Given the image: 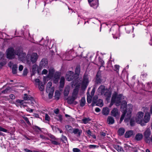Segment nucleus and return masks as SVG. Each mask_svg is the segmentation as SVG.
<instances>
[{"label": "nucleus", "instance_id": "19", "mask_svg": "<svg viewBox=\"0 0 152 152\" xmlns=\"http://www.w3.org/2000/svg\"><path fill=\"white\" fill-rule=\"evenodd\" d=\"M82 132V131L81 130H80L78 129H74L72 130V132L71 133H73L75 134H78V136H80L81 133Z\"/></svg>", "mask_w": 152, "mask_h": 152}, {"label": "nucleus", "instance_id": "64", "mask_svg": "<svg viewBox=\"0 0 152 152\" xmlns=\"http://www.w3.org/2000/svg\"><path fill=\"white\" fill-rule=\"evenodd\" d=\"M24 150L26 152H32V151H31L28 150L27 148L24 149Z\"/></svg>", "mask_w": 152, "mask_h": 152}, {"label": "nucleus", "instance_id": "17", "mask_svg": "<svg viewBox=\"0 0 152 152\" xmlns=\"http://www.w3.org/2000/svg\"><path fill=\"white\" fill-rule=\"evenodd\" d=\"M60 76V74L59 72H56L54 75L53 82L55 83H57Z\"/></svg>", "mask_w": 152, "mask_h": 152}, {"label": "nucleus", "instance_id": "7", "mask_svg": "<svg viewBox=\"0 0 152 152\" xmlns=\"http://www.w3.org/2000/svg\"><path fill=\"white\" fill-rule=\"evenodd\" d=\"M151 134V131L149 128H147L143 133L145 138V140L147 142H150V137Z\"/></svg>", "mask_w": 152, "mask_h": 152}, {"label": "nucleus", "instance_id": "2", "mask_svg": "<svg viewBox=\"0 0 152 152\" xmlns=\"http://www.w3.org/2000/svg\"><path fill=\"white\" fill-rule=\"evenodd\" d=\"M126 106V108L124 110V113H123L120 118V123L122 122L125 117L124 121L125 122H128L131 118L132 108V105L131 104H128Z\"/></svg>", "mask_w": 152, "mask_h": 152}, {"label": "nucleus", "instance_id": "25", "mask_svg": "<svg viewBox=\"0 0 152 152\" xmlns=\"http://www.w3.org/2000/svg\"><path fill=\"white\" fill-rule=\"evenodd\" d=\"M114 120L113 118L111 116H108L107 119V121L109 124H112L114 123Z\"/></svg>", "mask_w": 152, "mask_h": 152}, {"label": "nucleus", "instance_id": "56", "mask_svg": "<svg viewBox=\"0 0 152 152\" xmlns=\"http://www.w3.org/2000/svg\"><path fill=\"white\" fill-rule=\"evenodd\" d=\"M152 85V83H148L147 84V86L148 87V89L150 90L151 88V86Z\"/></svg>", "mask_w": 152, "mask_h": 152}, {"label": "nucleus", "instance_id": "6", "mask_svg": "<svg viewBox=\"0 0 152 152\" xmlns=\"http://www.w3.org/2000/svg\"><path fill=\"white\" fill-rule=\"evenodd\" d=\"M89 83V80L88 75H85L82 82V88L83 89H85L88 86Z\"/></svg>", "mask_w": 152, "mask_h": 152}, {"label": "nucleus", "instance_id": "8", "mask_svg": "<svg viewBox=\"0 0 152 152\" xmlns=\"http://www.w3.org/2000/svg\"><path fill=\"white\" fill-rule=\"evenodd\" d=\"M89 89L90 88H89L87 92V101L88 103H91L92 100V97L94 96L95 92V90L94 88L93 89L91 92V94H90L89 92Z\"/></svg>", "mask_w": 152, "mask_h": 152}, {"label": "nucleus", "instance_id": "14", "mask_svg": "<svg viewBox=\"0 0 152 152\" xmlns=\"http://www.w3.org/2000/svg\"><path fill=\"white\" fill-rule=\"evenodd\" d=\"M107 90V89L105 88L104 86L103 85H102L99 87L98 89V91L101 94V95H103Z\"/></svg>", "mask_w": 152, "mask_h": 152}, {"label": "nucleus", "instance_id": "50", "mask_svg": "<svg viewBox=\"0 0 152 152\" xmlns=\"http://www.w3.org/2000/svg\"><path fill=\"white\" fill-rule=\"evenodd\" d=\"M28 73V70L26 68H25L23 71V75L24 76H26L27 75Z\"/></svg>", "mask_w": 152, "mask_h": 152}, {"label": "nucleus", "instance_id": "23", "mask_svg": "<svg viewBox=\"0 0 152 152\" xmlns=\"http://www.w3.org/2000/svg\"><path fill=\"white\" fill-rule=\"evenodd\" d=\"M126 104L127 103L126 101H122L121 105V108L123 113H124V111L125 110V108H126Z\"/></svg>", "mask_w": 152, "mask_h": 152}, {"label": "nucleus", "instance_id": "1", "mask_svg": "<svg viewBox=\"0 0 152 152\" xmlns=\"http://www.w3.org/2000/svg\"><path fill=\"white\" fill-rule=\"evenodd\" d=\"M7 58L9 59L14 58L15 55H17L20 59L23 60L26 55L25 53L22 52V50L19 48L14 50L12 48H10L7 50Z\"/></svg>", "mask_w": 152, "mask_h": 152}, {"label": "nucleus", "instance_id": "22", "mask_svg": "<svg viewBox=\"0 0 152 152\" xmlns=\"http://www.w3.org/2000/svg\"><path fill=\"white\" fill-rule=\"evenodd\" d=\"M133 134V131L130 130L126 132L125 134V136L126 138H128L131 137Z\"/></svg>", "mask_w": 152, "mask_h": 152}, {"label": "nucleus", "instance_id": "31", "mask_svg": "<svg viewBox=\"0 0 152 152\" xmlns=\"http://www.w3.org/2000/svg\"><path fill=\"white\" fill-rule=\"evenodd\" d=\"M86 99L85 97H83L81 99L80 102V105L81 107H83L85 104H86Z\"/></svg>", "mask_w": 152, "mask_h": 152}, {"label": "nucleus", "instance_id": "52", "mask_svg": "<svg viewBox=\"0 0 152 152\" xmlns=\"http://www.w3.org/2000/svg\"><path fill=\"white\" fill-rule=\"evenodd\" d=\"M129 150L132 151L133 152H137V150L135 148H133L132 147H130L129 148Z\"/></svg>", "mask_w": 152, "mask_h": 152}, {"label": "nucleus", "instance_id": "4", "mask_svg": "<svg viewBox=\"0 0 152 152\" xmlns=\"http://www.w3.org/2000/svg\"><path fill=\"white\" fill-rule=\"evenodd\" d=\"M38 56L36 53H33L31 55H27L26 58L27 63L30 65L35 63L37 60Z\"/></svg>", "mask_w": 152, "mask_h": 152}, {"label": "nucleus", "instance_id": "38", "mask_svg": "<svg viewBox=\"0 0 152 152\" xmlns=\"http://www.w3.org/2000/svg\"><path fill=\"white\" fill-rule=\"evenodd\" d=\"M125 130L124 128H120L118 130V132L120 135H122L124 133Z\"/></svg>", "mask_w": 152, "mask_h": 152}, {"label": "nucleus", "instance_id": "21", "mask_svg": "<svg viewBox=\"0 0 152 152\" xmlns=\"http://www.w3.org/2000/svg\"><path fill=\"white\" fill-rule=\"evenodd\" d=\"M70 91V87L67 86L65 87L64 90V94L65 96H67L69 94Z\"/></svg>", "mask_w": 152, "mask_h": 152}, {"label": "nucleus", "instance_id": "59", "mask_svg": "<svg viewBox=\"0 0 152 152\" xmlns=\"http://www.w3.org/2000/svg\"><path fill=\"white\" fill-rule=\"evenodd\" d=\"M58 119L60 121H61L62 120V116L61 115H58Z\"/></svg>", "mask_w": 152, "mask_h": 152}, {"label": "nucleus", "instance_id": "32", "mask_svg": "<svg viewBox=\"0 0 152 152\" xmlns=\"http://www.w3.org/2000/svg\"><path fill=\"white\" fill-rule=\"evenodd\" d=\"M54 91V88L53 87L51 88V90L49 91L48 93L49 94V97L50 99H51L52 97L53 93Z\"/></svg>", "mask_w": 152, "mask_h": 152}, {"label": "nucleus", "instance_id": "63", "mask_svg": "<svg viewBox=\"0 0 152 152\" xmlns=\"http://www.w3.org/2000/svg\"><path fill=\"white\" fill-rule=\"evenodd\" d=\"M50 138L52 139L53 140H57V139L53 135H51L50 136Z\"/></svg>", "mask_w": 152, "mask_h": 152}, {"label": "nucleus", "instance_id": "13", "mask_svg": "<svg viewBox=\"0 0 152 152\" xmlns=\"http://www.w3.org/2000/svg\"><path fill=\"white\" fill-rule=\"evenodd\" d=\"M73 73L71 71L68 72L66 76L67 80L68 81H70L72 80L73 78Z\"/></svg>", "mask_w": 152, "mask_h": 152}, {"label": "nucleus", "instance_id": "41", "mask_svg": "<svg viewBox=\"0 0 152 152\" xmlns=\"http://www.w3.org/2000/svg\"><path fill=\"white\" fill-rule=\"evenodd\" d=\"M52 143L54 145H58L60 144V143L58 141V139L57 140H50Z\"/></svg>", "mask_w": 152, "mask_h": 152}, {"label": "nucleus", "instance_id": "51", "mask_svg": "<svg viewBox=\"0 0 152 152\" xmlns=\"http://www.w3.org/2000/svg\"><path fill=\"white\" fill-rule=\"evenodd\" d=\"M147 75L146 73H142L141 75V77L142 78H146L147 77Z\"/></svg>", "mask_w": 152, "mask_h": 152}, {"label": "nucleus", "instance_id": "57", "mask_svg": "<svg viewBox=\"0 0 152 152\" xmlns=\"http://www.w3.org/2000/svg\"><path fill=\"white\" fill-rule=\"evenodd\" d=\"M48 73V71L46 69H44L42 71V74L46 75Z\"/></svg>", "mask_w": 152, "mask_h": 152}, {"label": "nucleus", "instance_id": "48", "mask_svg": "<svg viewBox=\"0 0 152 152\" xmlns=\"http://www.w3.org/2000/svg\"><path fill=\"white\" fill-rule=\"evenodd\" d=\"M6 64V63L4 61L0 62V69L2 68L3 66L5 65Z\"/></svg>", "mask_w": 152, "mask_h": 152}, {"label": "nucleus", "instance_id": "12", "mask_svg": "<svg viewBox=\"0 0 152 152\" xmlns=\"http://www.w3.org/2000/svg\"><path fill=\"white\" fill-rule=\"evenodd\" d=\"M111 113L112 116L117 117L119 116L120 113L117 108H114L111 111Z\"/></svg>", "mask_w": 152, "mask_h": 152}, {"label": "nucleus", "instance_id": "29", "mask_svg": "<svg viewBox=\"0 0 152 152\" xmlns=\"http://www.w3.org/2000/svg\"><path fill=\"white\" fill-rule=\"evenodd\" d=\"M52 86V83L50 82H49L47 84V87L46 88V92L48 93L49 91L51 90V87Z\"/></svg>", "mask_w": 152, "mask_h": 152}, {"label": "nucleus", "instance_id": "9", "mask_svg": "<svg viewBox=\"0 0 152 152\" xmlns=\"http://www.w3.org/2000/svg\"><path fill=\"white\" fill-rule=\"evenodd\" d=\"M35 84L36 86H38L39 90L41 91L44 90L45 87L42 82L39 79H36L34 80Z\"/></svg>", "mask_w": 152, "mask_h": 152}, {"label": "nucleus", "instance_id": "61", "mask_svg": "<svg viewBox=\"0 0 152 152\" xmlns=\"http://www.w3.org/2000/svg\"><path fill=\"white\" fill-rule=\"evenodd\" d=\"M23 69V66L22 65H20L19 67V70L21 71H22Z\"/></svg>", "mask_w": 152, "mask_h": 152}, {"label": "nucleus", "instance_id": "39", "mask_svg": "<svg viewBox=\"0 0 152 152\" xmlns=\"http://www.w3.org/2000/svg\"><path fill=\"white\" fill-rule=\"evenodd\" d=\"M75 73L76 74L78 75L80 72V68L79 66H77L75 70Z\"/></svg>", "mask_w": 152, "mask_h": 152}, {"label": "nucleus", "instance_id": "46", "mask_svg": "<svg viewBox=\"0 0 152 152\" xmlns=\"http://www.w3.org/2000/svg\"><path fill=\"white\" fill-rule=\"evenodd\" d=\"M61 139L65 143H66L65 141H67L66 137L64 135H62Z\"/></svg>", "mask_w": 152, "mask_h": 152}, {"label": "nucleus", "instance_id": "20", "mask_svg": "<svg viewBox=\"0 0 152 152\" xmlns=\"http://www.w3.org/2000/svg\"><path fill=\"white\" fill-rule=\"evenodd\" d=\"M103 95L106 97L107 100L108 101L109 100L111 96V93L109 90H107Z\"/></svg>", "mask_w": 152, "mask_h": 152}, {"label": "nucleus", "instance_id": "24", "mask_svg": "<svg viewBox=\"0 0 152 152\" xmlns=\"http://www.w3.org/2000/svg\"><path fill=\"white\" fill-rule=\"evenodd\" d=\"M65 84V78L63 77H62L60 79V88H63L64 85Z\"/></svg>", "mask_w": 152, "mask_h": 152}, {"label": "nucleus", "instance_id": "40", "mask_svg": "<svg viewBox=\"0 0 152 152\" xmlns=\"http://www.w3.org/2000/svg\"><path fill=\"white\" fill-rule=\"evenodd\" d=\"M31 97L30 96H28L27 94H25L23 96V99L25 100H29Z\"/></svg>", "mask_w": 152, "mask_h": 152}, {"label": "nucleus", "instance_id": "18", "mask_svg": "<svg viewBox=\"0 0 152 152\" xmlns=\"http://www.w3.org/2000/svg\"><path fill=\"white\" fill-rule=\"evenodd\" d=\"M48 64V61L46 59H43L41 61L40 66L42 68L45 67Z\"/></svg>", "mask_w": 152, "mask_h": 152}, {"label": "nucleus", "instance_id": "35", "mask_svg": "<svg viewBox=\"0 0 152 152\" xmlns=\"http://www.w3.org/2000/svg\"><path fill=\"white\" fill-rule=\"evenodd\" d=\"M65 128L66 130L69 132L71 133L72 132L73 129L71 126L66 125L65 126Z\"/></svg>", "mask_w": 152, "mask_h": 152}, {"label": "nucleus", "instance_id": "5", "mask_svg": "<svg viewBox=\"0 0 152 152\" xmlns=\"http://www.w3.org/2000/svg\"><path fill=\"white\" fill-rule=\"evenodd\" d=\"M143 115L144 113L142 112H138L136 117V122L138 123L141 124L143 122Z\"/></svg>", "mask_w": 152, "mask_h": 152}, {"label": "nucleus", "instance_id": "11", "mask_svg": "<svg viewBox=\"0 0 152 152\" xmlns=\"http://www.w3.org/2000/svg\"><path fill=\"white\" fill-rule=\"evenodd\" d=\"M91 6L96 8L98 5V0H88Z\"/></svg>", "mask_w": 152, "mask_h": 152}, {"label": "nucleus", "instance_id": "37", "mask_svg": "<svg viewBox=\"0 0 152 152\" xmlns=\"http://www.w3.org/2000/svg\"><path fill=\"white\" fill-rule=\"evenodd\" d=\"M75 99L73 98L72 97L69 98L67 100V102L69 104H72L73 103Z\"/></svg>", "mask_w": 152, "mask_h": 152}, {"label": "nucleus", "instance_id": "60", "mask_svg": "<svg viewBox=\"0 0 152 152\" xmlns=\"http://www.w3.org/2000/svg\"><path fill=\"white\" fill-rule=\"evenodd\" d=\"M10 97L12 99H14L15 98V96L12 94H10Z\"/></svg>", "mask_w": 152, "mask_h": 152}, {"label": "nucleus", "instance_id": "36", "mask_svg": "<svg viewBox=\"0 0 152 152\" xmlns=\"http://www.w3.org/2000/svg\"><path fill=\"white\" fill-rule=\"evenodd\" d=\"M103 104V103L102 100L101 99H99L97 101L96 105L98 106H102Z\"/></svg>", "mask_w": 152, "mask_h": 152}, {"label": "nucleus", "instance_id": "27", "mask_svg": "<svg viewBox=\"0 0 152 152\" xmlns=\"http://www.w3.org/2000/svg\"><path fill=\"white\" fill-rule=\"evenodd\" d=\"M143 138V135L141 133L137 134L135 136V139L137 141H139L142 139Z\"/></svg>", "mask_w": 152, "mask_h": 152}, {"label": "nucleus", "instance_id": "47", "mask_svg": "<svg viewBox=\"0 0 152 152\" xmlns=\"http://www.w3.org/2000/svg\"><path fill=\"white\" fill-rule=\"evenodd\" d=\"M130 121V125L131 126H133L135 124L134 121L132 119H131L130 120V119H129V120L128 121Z\"/></svg>", "mask_w": 152, "mask_h": 152}, {"label": "nucleus", "instance_id": "62", "mask_svg": "<svg viewBox=\"0 0 152 152\" xmlns=\"http://www.w3.org/2000/svg\"><path fill=\"white\" fill-rule=\"evenodd\" d=\"M24 101L23 100H17V102L18 103H20L21 104H22L23 103Z\"/></svg>", "mask_w": 152, "mask_h": 152}, {"label": "nucleus", "instance_id": "42", "mask_svg": "<svg viewBox=\"0 0 152 152\" xmlns=\"http://www.w3.org/2000/svg\"><path fill=\"white\" fill-rule=\"evenodd\" d=\"M23 118V119L25 120V121H26V122L29 125H31V123H30V122H29L28 118L25 116H23L22 117Z\"/></svg>", "mask_w": 152, "mask_h": 152}, {"label": "nucleus", "instance_id": "33", "mask_svg": "<svg viewBox=\"0 0 152 152\" xmlns=\"http://www.w3.org/2000/svg\"><path fill=\"white\" fill-rule=\"evenodd\" d=\"M114 148L119 152H121L123 151V149L119 145H115Z\"/></svg>", "mask_w": 152, "mask_h": 152}, {"label": "nucleus", "instance_id": "49", "mask_svg": "<svg viewBox=\"0 0 152 152\" xmlns=\"http://www.w3.org/2000/svg\"><path fill=\"white\" fill-rule=\"evenodd\" d=\"M45 120L47 121H50V118L49 117V116L48 115V114L47 113L45 114Z\"/></svg>", "mask_w": 152, "mask_h": 152}, {"label": "nucleus", "instance_id": "28", "mask_svg": "<svg viewBox=\"0 0 152 152\" xmlns=\"http://www.w3.org/2000/svg\"><path fill=\"white\" fill-rule=\"evenodd\" d=\"M54 72V69L53 68H51L49 69L48 76L50 77H53Z\"/></svg>", "mask_w": 152, "mask_h": 152}, {"label": "nucleus", "instance_id": "34", "mask_svg": "<svg viewBox=\"0 0 152 152\" xmlns=\"http://www.w3.org/2000/svg\"><path fill=\"white\" fill-rule=\"evenodd\" d=\"M82 120L83 121V123L86 124L88 123L89 121H91V119L89 118H83Z\"/></svg>", "mask_w": 152, "mask_h": 152}, {"label": "nucleus", "instance_id": "44", "mask_svg": "<svg viewBox=\"0 0 152 152\" xmlns=\"http://www.w3.org/2000/svg\"><path fill=\"white\" fill-rule=\"evenodd\" d=\"M55 96L57 100H58L59 99L60 96V94L58 91L56 92Z\"/></svg>", "mask_w": 152, "mask_h": 152}, {"label": "nucleus", "instance_id": "58", "mask_svg": "<svg viewBox=\"0 0 152 152\" xmlns=\"http://www.w3.org/2000/svg\"><path fill=\"white\" fill-rule=\"evenodd\" d=\"M40 137L42 139H45V140H48V138L46 137H45L44 135H40Z\"/></svg>", "mask_w": 152, "mask_h": 152}, {"label": "nucleus", "instance_id": "55", "mask_svg": "<svg viewBox=\"0 0 152 152\" xmlns=\"http://www.w3.org/2000/svg\"><path fill=\"white\" fill-rule=\"evenodd\" d=\"M0 131H1L3 132H7V129H4V128L1 127L0 126Z\"/></svg>", "mask_w": 152, "mask_h": 152}, {"label": "nucleus", "instance_id": "26", "mask_svg": "<svg viewBox=\"0 0 152 152\" xmlns=\"http://www.w3.org/2000/svg\"><path fill=\"white\" fill-rule=\"evenodd\" d=\"M102 112L103 115H107L109 113V109L107 107L104 108L103 109Z\"/></svg>", "mask_w": 152, "mask_h": 152}, {"label": "nucleus", "instance_id": "43", "mask_svg": "<svg viewBox=\"0 0 152 152\" xmlns=\"http://www.w3.org/2000/svg\"><path fill=\"white\" fill-rule=\"evenodd\" d=\"M119 66L118 65H115L114 66V70L117 72H118L119 71Z\"/></svg>", "mask_w": 152, "mask_h": 152}, {"label": "nucleus", "instance_id": "10", "mask_svg": "<svg viewBox=\"0 0 152 152\" xmlns=\"http://www.w3.org/2000/svg\"><path fill=\"white\" fill-rule=\"evenodd\" d=\"M8 65L9 67L12 69V72L13 74H16L17 72L18 67L16 64H13L11 62L9 63Z\"/></svg>", "mask_w": 152, "mask_h": 152}, {"label": "nucleus", "instance_id": "30", "mask_svg": "<svg viewBox=\"0 0 152 152\" xmlns=\"http://www.w3.org/2000/svg\"><path fill=\"white\" fill-rule=\"evenodd\" d=\"M98 98V97L96 95L94 96L93 99L92 103L91 104L92 106H94L95 105V104L96 103Z\"/></svg>", "mask_w": 152, "mask_h": 152}, {"label": "nucleus", "instance_id": "45", "mask_svg": "<svg viewBox=\"0 0 152 152\" xmlns=\"http://www.w3.org/2000/svg\"><path fill=\"white\" fill-rule=\"evenodd\" d=\"M99 146L98 145H91L89 146V147L90 148H98Z\"/></svg>", "mask_w": 152, "mask_h": 152}, {"label": "nucleus", "instance_id": "15", "mask_svg": "<svg viewBox=\"0 0 152 152\" xmlns=\"http://www.w3.org/2000/svg\"><path fill=\"white\" fill-rule=\"evenodd\" d=\"M78 91L79 89L78 88H75L73 91L71 97L75 99H76L78 97Z\"/></svg>", "mask_w": 152, "mask_h": 152}, {"label": "nucleus", "instance_id": "16", "mask_svg": "<svg viewBox=\"0 0 152 152\" xmlns=\"http://www.w3.org/2000/svg\"><path fill=\"white\" fill-rule=\"evenodd\" d=\"M150 118V113L147 112L145 114L143 121H144L145 123H148L149 121Z\"/></svg>", "mask_w": 152, "mask_h": 152}, {"label": "nucleus", "instance_id": "3", "mask_svg": "<svg viewBox=\"0 0 152 152\" xmlns=\"http://www.w3.org/2000/svg\"><path fill=\"white\" fill-rule=\"evenodd\" d=\"M123 97L122 94H118L116 92H115L112 96L110 107L115 103L116 106L119 105L121 102V100L124 99Z\"/></svg>", "mask_w": 152, "mask_h": 152}, {"label": "nucleus", "instance_id": "54", "mask_svg": "<svg viewBox=\"0 0 152 152\" xmlns=\"http://www.w3.org/2000/svg\"><path fill=\"white\" fill-rule=\"evenodd\" d=\"M73 151L74 152H80V150L79 148H75L73 149Z\"/></svg>", "mask_w": 152, "mask_h": 152}, {"label": "nucleus", "instance_id": "53", "mask_svg": "<svg viewBox=\"0 0 152 152\" xmlns=\"http://www.w3.org/2000/svg\"><path fill=\"white\" fill-rule=\"evenodd\" d=\"M29 100L30 101V102L31 104H32V105H33V104H34V102H35V101H34V99L32 97H31ZM29 103H30V102H29Z\"/></svg>", "mask_w": 152, "mask_h": 152}]
</instances>
